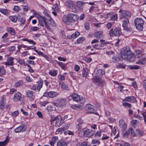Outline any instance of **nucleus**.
Here are the masks:
<instances>
[{
  "mask_svg": "<svg viewBox=\"0 0 146 146\" xmlns=\"http://www.w3.org/2000/svg\"><path fill=\"white\" fill-rule=\"evenodd\" d=\"M135 56L131 54L125 60L130 62H133L135 60L136 63L139 64H144L146 62V56L139 50H136Z\"/></svg>",
  "mask_w": 146,
  "mask_h": 146,
  "instance_id": "obj_1",
  "label": "nucleus"
},
{
  "mask_svg": "<svg viewBox=\"0 0 146 146\" xmlns=\"http://www.w3.org/2000/svg\"><path fill=\"white\" fill-rule=\"evenodd\" d=\"M67 101L65 98H58L53 102V104L56 106L60 108H63L66 106Z\"/></svg>",
  "mask_w": 146,
  "mask_h": 146,
  "instance_id": "obj_2",
  "label": "nucleus"
},
{
  "mask_svg": "<svg viewBox=\"0 0 146 146\" xmlns=\"http://www.w3.org/2000/svg\"><path fill=\"white\" fill-rule=\"evenodd\" d=\"M131 54L130 48L129 46H127L123 48L121 52V55L123 59H127V57Z\"/></svg>",
  "mask_w": 146,
  "mask_h": 146,
  "instance_id": "obj_3",
  "label": "nucleus"
},
{
  "mask_svg": "<svg viewBox=\"0 0 146 146\" xmlns=\"http://www.w3.org/2000/svg\"><path fill=\"white\" fill-rule=\"evenodd\" d=\"M134 24L137 29L139 31H142L144 25L143 20L141 19L137 18L134 20Z\"/></svg>",
  "mask_w": 146,
  "mask_h": 146,
  "instance_id": "obj_4",
  "label": "nucleus"
},
{
  "mask_svg": "<svg viewBox=\"0 0 146 146\" xmlns=\"http://www.w3.org/2000/svg\"><path fill=\"white\" fill-rule=\"evenodd\" d=\"M55 27L56 24L49 15L46 13V28L49 31H50L51 29L50 27V25Z\"/></svg>",
  "mask_w": 146,
  "mask_h": 146,
  "instance_id": "obj_5",
  "label": "nucleus"
},
{
  "mask_svg": "<svg viewBox=\"0 0 146 146\" xmlns=\"http://www.w3.org/2000/svg\"><path fill=\"white\" fill-rule=\"evenodd\" d=\"M83 134L80 135V133H78L79 136L81 137L85 136L86 137H90L92 136L95 133V131L93 130H90L87 128H84L83 129Z\"/></svg>",
  "mask_w": 146,
  "mask_h": 146,
  "instance_id": "obj_6",
  "label": "nucleus"
},
{
  "mask_svg": "<svg viewBox=\"0 0 146 146\" xmlns=\"http://www.w3.org/2000/svg\"><path fill=\"white\" fill-rule=\"evenodd\" d=\"M71 97L73 100L76 102H79L81 103H84L86 102L85 98L80 97L78 94L74 93L72 94Z\"/></svg>",
  "mask_w": 146,
  "mask_h": 146,
  "instance_id": "obj_7",
  "label": "nucleus"
},
{
  "mask_svg": "<svg viewBox=\"0 0 146 146\" xmlns=\"http://www.w3.org/2000/svg\"><path fill=\"white\" fill-rule=\"evenodd\" d=\"M101 43L100 44H95L92 45V46L94 48L98 50H100L102 48H101L104 46H106L107 44H109L110 42H105L104 40L101 39L100 40Z\"/></svg>",
  "mask_w": 146,
  "mask_h": 146,
  "instance_id": "obj_8",
  "label": "nucleus"
},
{
  "mask_svg": "<svg viewBox=\"0 0 146 146\" xmlns=\"http://www.w3.org/2000/svg\"><path fill=\"white\" fill-rule=\"evenodd\" d=\"M119 12L121 18L128 19L131 16L130 13L125 10L120 9Z\"/></svg>",
  "mask_w": 146,
  "mask_h": 146,
  "instance_id": "obj_9",
  "label": "nucleus"
},
{
  "mask_svg": "<svg viewBox=\"0 0 146 146\" xmlns=\"http://www.w3.org/2000/svg\"><path fill=\"white\" fill-rule=\"evenodd\" d=\"M122 21L123 22L122 26L124 29L127 32H130L131 31V29L130 28L128 27V26L129 23V21L128 19H124Z\"/></svg>",
  "mask_w": 146,
  "mask_h": 146,
  "instance_id": "obj_10",
  "label": "nucleus"
},
{
  "mask_svg": "<svg viewBox=\"0 0 146 146\" xmlns=\"http://www.w3.org/2000/svg\"><path fill=\"white\" fill-rule=\"evenodd\" d=\"M68 17L69 19L70 22L72 23H74L78 19L79 17L77 15L72 13L68 14Z\"/></svg>",
  "mask_w": 146,
  "mask_h": 146,
  "instance_id": "obj_11",
  "label": "nucleus"
},
{
  "mask_svg": "<svg viewBox=\"0 0 146 146\" xmlns=\"http://www.w3.org/2000/svg\"><path fill=\"white\" fill-rule=\"evenodd\" d=\"M64 5L67 9H72L75 6V3L70 0H67L64 3Z\"/></svg>",
  "mask_w": 146,
  "mask_h": 146,
  "instance_id": "obj_12",
  "label": "nucleus"
},
{
  "mask_svg": "<svg viewBox=\"0 0 146 146\" xmlns=\"http://www.w3.org/2000/svg\"><path fill=\"white\" fill-rule=\"evenodd\" d=\"M113 29H111L110 31L109 34L110 35L111 33L116 36H119L121 34V30L120 29L117 28L115 29L114 31H113Z\"/></svg>",
  "mask_w": 146,
  "mask_h": 146,
  "instance_id": "obj_13",
  "label": "nucleus"
},
{
  "mask_svg": "<svg viewBox=\"0 0 146 146\" xmlns=\"http://www.w3.org/2000/svg\"><path fill=\"white\" fill-rule=\"evenodd\" d=\"M85 109L90 113H94L95 111L94 106L90 104H87L86 105Z\"/></svg>",
  "mask_w": 146,
  "mask_h": 146,
  "instance_id": "obj_14",
  "label": "nucleus"
},
{
  "mask_svg": "<svg viewBox=\"0 0 146 146\" xmlns=\"http://www.w3.org/2000/svg\"><path fill=\"white\" fill-rule=\"evenodd\" d=\"M119 126L123 131H125L127 128V125L125 123L123 119H121L119 121Z\"/></svg>",
  "mask_w": 146,
  "mask_h": 146,
  "instance_id": "obj_15",
  "label": "nucleus"
},
{
  "mask_svg": "<svg viewBox=\"0 0 146 146\" xmlns=\"http://www.w3.org/2000/svg\"><path fill=\"white\" fill-rule=\"evenodd\" d=\"M69 127L68 125H64L61 128L58 129L55 132V134H61L64 130L68 129Z\"/></svg>",
  "mask_w": 146,
  "mask_h": 146,
  "instance_id": "obj_16",
  "label": "nucleus"
},
{
  "mask_svg": "<svg viewBox=\"0 0 146 146\" xmlns=\"http://www.w3.org/2000/svg\"><path fill=\"white\" fill-rule=\"evenodd\" d=\"M38 19L39 24L40 26H43L44 24L46 25V18L45 17L39 15Z\"/></svg>",
  "mask_w": 146,
  "mask_h": 146,
  "instance_id": "obj_17",
  "label": "nucleus"
},
{
  "mask_svg": "<svg viewBox=\"0 0 146 146\" xmlns=\"http://www.w3.org/2000/svg\"><path fill=\"white\" fill-rule=\"evenodd\" d=\"M25 126L23 125H21L19 127L16 128L15 129V133H19L21 131L23 132L25 131Z\"/></svg>",
  "mask_w": 146,
  "mask_h": 146,
  "instance_id": "obj_18",
  "label": "nucleus"
},
{
  "mask_svg": "<svg viewBox=\"0 0 146 146\" xmlns=\"http://www.w3.org/2000/svg\"><path fill=\"white\" fill-rule=\"evenodd\" d=\"M123 101L135 103L136 102V100L135 98L133 96H127L123 100Z\"/></svg>",
  "mask_w": 146,
  "mask_h": 146,
  "instance_id": "obj_19",
  "label": "nucleus"
},
{
  "mask_svg": "<svg viewBox=\"0 0 146 146\" xmlns=\"http://www.w3.org/2000/svg\"><path fill=\"white\" fill-rule=\"evenodd\" d=\"M14 58L13 57H10L8 58L7 62L5 63L6 66H13L14 64L13 60Z\"/></svg>",
  "mask_w": 146,
  "mask_h": 146,
  "instance_id": "obj_20",
  "label": "nucleus"
},
{
  "mask_svg": "<svg viewBox=\"0 0 146 146\" xmlns=\"http://www.w3.org/2000/svg\"><path fill=\"white\" fill-rule=\"evenodd\" d=\"M102 135L103 137L101 139L103 141L109 139H110V134L108 132H103Z\"/></svg>",
  "mask_w": 146,
  "mask_h": 146,
  "instance_id": "obj_21",
  "label": "nucleus"
},
{
  "mask_svg": "<svg viewBox=\"0 0 146 146\" xmlns=\"http://www.w3.org/2000/svg\"><path fill=\"white\" fill-rule=\"evenodd\" d=\"M63 122L61 117H58L56 120L55 126L58 127L61 126Z\"/></svg>",
  "mask_w": 146,
  "mask_h": 146,
  "instance_id": "obj_22",
  "label": "nucleus"
},
{
  "mask_svg": "<svg viewBox=\"0 0 146 146\" xmlns=\"http://www.w3.org/2000/svg\"><path fill=\"white\" fill-rule=\"evenodd\" d=\"M92 81L94 83H98L100 84L102 83L104 84L105 82L104 81L102 80L100 78H98L97 77H95L92 79Z\"/></svg>",
  "mask_w": 146,
  "mask_h": 146,
  "instance_id": "obj_23",
  "label": "nucleus"
},
{
  "mask_svg": "<svg viewBox=\"0 0 146 146\" xmlns=\"http://www.w3.org/2000/svg\"><path fill=\"white\" fill-rule=\"evenodd\" d=\"M80 35L78 32H76L75 33L72 34L71 35H68L67 36V38L69 39H74L78 37Z\"/></svg>",
  "mask_w": 146,
  "mask_h": 146,
  "instance_id": "obj_24",
  "label": "nucleus"
},
{
  "mask_svg": "<svg viewBox=\"0 0 146 146\" xmlns=\"http://www.w3.org/2000/svg\"><path fill=\"white\" fill-rule=\"evenodd\" d=\"M139 121L137 120L133 119L131 122V125L134 128L138 127Z\"/></svg>",
  "mask_w": 146,
  "mask_h": 146,
  "instance_id": "obj_25",
  "label": "nucleus"
},
{
  "mask_svg": "<svg viewBox=\"0 0 146 146\" xmlns=\"http://www.w3.org/2000/svg\"><path fill=\"white\" fill-rule=\"evenodd\" d=\"M103 33L102 31H99L95 32L94 34V35L96 38L99 39L102 36Z\"/></svg>",
  "mask_w": 146,
  "mask_h": 146,
  "instance_id": "obj_26",
  "label": "nucleus"
},
{
  "mask_svg": "<svg viewBox=\"0 0 146 146\" xmlns=\"http://www.w3.org/2000/svg\"><path fill=\"white\" fill-rule=\"evenodd\" d=\"M48 96L50 98H54L58 95V93L56 92L50 91L47 93Z\"/></svg>",
  "mask_w": 146,
  "mask_h": 146,
  "instance_id": "obj_27",
  "label": "nucleus"
},
{
  "mask_svg": "<svg viewBox=\"0 0 146 146\" xmlns=\"http://www.w3.org/2000/svg\"><path fill=\"white\" fill-rule=\"evenodd\" d=\"M21 94L19 92H17L15 94L13 99L15 101H17L20 100L21 98Z\"/></svg>",
  "mask_w": 146,
  "mask_h": 146,
  "instance_id": "obj_28",
  "label": "nucleus"
},
{
  "mask_svg": "<svg viewBox=\"0 0 146 146\" xmlns=\"http://www.w3.org/2000/svg\"><path fill=\"white\" fill-rule=\"evenodd\" d=\"M7 30L9 34L11 35H14L16 33L15 29L12 27H7Z\"/></svg>",
  "mask_w": 146,
  "mask_h": 146,
  "instance_id": "obj_29",
  "label": "nucleus"
},
{
  "mask_svg": "<svg viewBox=\"0 0 146 146\" xmlns=\"http://www.w3.org/2000/svg\"><path fill=\"white\" fill-rule=\"evenodd\" d=\"M58 137L57 136H53L52 138L51 141H49V143L51 146H54L56 141L58 140Z\"/></svg>",
  "mask_w": 146,
  "mask_h": 146,
  "instance_id": "obj_30",
  "label": "nucleus"
},
{
  "mask_svg": "<svg viewBox=\"0 0 146 146\" xmlns=\"http://www.w3.org/2000/svg\"><path fill=\"white\" fill-rule=\"evenodd\" d=\"M88 75V69L86 68H84L82 70V76L83 77L86 78Z\"/></svg>",
  "mask_w": 146,
  "mask_h": 146,
  "instance_id": "obj_31",
  "label": "nucleus"
},
{
  "mask_svg": "<svg viewBox=\"0 0 146 146\" xmlns=\"http://www.w3.org/2000/svg\"><path fill=\"white\" fill-rule=\"evenodd\" d=\"M5 100L3 97H2L1 98L0 102V108L1 109H3V108L5 105Z\"/></svg>",
  "mask_w": 146,
  "mask_h": 146,
  "instance_id": "obj_32",
  "label": "nucleus"
},
{
  "mask_svg": "<svg viewBox=\"0 0 146 146\" xmlns=\"http://www.w3.org/2000/svg\"><path fill=\"white\" fill-rule=\"evenodd\" d=\"M68 143L65 141H60L57 143V146H67Z\"/></svg>",
  "mask_w": 146,
  "mask_h": 146,
  "instance_id": "obj_33",
  "label": "nucleus"
},
{
  "mask_svg": "<svg viewBox=\"0 0 146 146\" xmlns=\"http://www.w3.org/2000/svg\"><path fill=\"white\" fill-rule=\"evenodd\" d=\"M23 84V80H20L17 82H16L14 85V86L15 87H19L20 86L22 85Z\"/></svg>",
  "mask_w": 146,
  "mask_h": 146,
  "instance_id": "obj_34",
  "label": "nucleus"
},
{
  "mask_svg": "<svg viewBox=\"0 0 146 146\" xmlns=\"http://www.w3.org/2000/svg\"><path fill=\"white\" fill-rule=\"evenodd\" d=\"M63 20L65 23L67 25H69V23L70 22L68 15L67 16H65L64 17Z\"/></svg>",
  "mask_w": 146,
  "mask_h": 146,
  "instance_id": "obj_35",
  "label": "nucleus"
},
{
  "mask_svg": "<svg viewBox=\"0 0 146 146\" xmlns=\"http://www.w3.org/2000/svg\"><path fill=\"white\" fill-rule=\"evenodd\" d=\"M57 63L58 65L61 67L63 70H65L66 69V64L60 62H57Z\"/></svg>",
  "mask_w": 146,
  "mask_h": 146,
  "instance_id": "obj_36",
  "label": "nucleus"
},
{
  "mask_svg": "<svg viewBox=\"0 0 146 146\" xmlns=\"http://www.w3.org/2000/svg\"><path fill=\"white\" fill-rule=\"evenodd\" d=\"M34 92L33 91L28 90L27 91V95L28 97L32 98L33 96Z\"/></svg>",
  "mask_w": 146,
  "mask_h": 146,
  "instance_id": "obj_37",
  "label": "nucleus"
},
{
  "mask_svg": "<svg viewBox=\"0 0 146 146\" xmlns=\"http://www.w3.org/2000/svg\"><path fill=\"white\" fill-rule=\"evenodd\" d=\"M122 104L123 106L125 107H128L130 108L131 107V105L129 103L127 102V101H123V100Z\"/></svg>",
  "mask_w": 146,
  "mask_h": 146,
  "instance_id": "obj_38",
  "label": "nucleus"
},
{
  "mask_svg": "<svg viewBox=\"0 0 146 146\" xmlns=\"http://www.w3.org/2000/svg\"><path fill=\"white\" fill-rule=\"evenodd\" d=\"M129 134H130L133 137H135L136 136V134L135 131L132 128H130L128 129Z\"/></svg>",
  "mask_w": 146,
  "mask_h": 146,
  "instance_id": "obj_39",
  "label": "nucleus"
},
{
  "mask_svg": "<svg viewBox=\"0 0 146 146\" xmlns=\"http://www.w3.org/2000/svg\"><path fill=\"white\" fill-rule=\"evenodd\" d=\"M104 74V71L102 69H99L98 70L97 72V74L99 76H102Z\"/></svg>",
  "mask_w": 146,
  "mask_h": 146,
  "instance_id": "obj_40",
  "label": "nucleus"
},
{
  "mask_svg": "<svg viewBox=\"0 0 146 146\" xmlns=\"http://www.w3.org/2000/svg\"><path fill=\"white\" fill-rule=\"evenodd\" d=\"M0 12L6 15H8L9 13L7 10L4 9H0Z\"/></svg>",
  "mask_w": 146,
  "mask_h": 146,
  "instance_id": "obj_41",
  "label": "nucleus"
},
{
  "mask_svg": "<svg viewBox=\"0 0 146 146\" xmlns=\"http://www.w3.org/2000/svg\"><path fill=\"white\" fill-rule=\"evenodd\" d=\"M43 81H39L38 82V84L37 86L36 89L38 91H39L40 88H42Z\"/></svg>",
  "mask_w": 146,
  "mask_h": 146,
  "instance_id": "obj_42",
  "label": "nucleus"
},
{
  "mask_svg": "<svg viewBox=\"0 0 146 146\" xmlns=\"http://www.w3.org/2000/svg\"><path fill=\"white\" fill-rule=\"evenodd\" d=\"M58 71L56 70H53L50 71L49 72L50 75L52 76H55L57 74Z\"/></svg>",
  "mask_w": 146,
  "mask_h": 146,
  "instance_id": "obj_43",
  "label": "nucleus"
},
{
  "mask_svg": "<svg viewBox=\"0 0 146 146\" xmlns=\"http://www.w3.org/2000/svg\"><path fill=\"white\" fill-rule=\"evenodd\" d=\"M129 68L131 70L135 69L137 70L140 67L137 65H130L129 66Z\"/></svg>",
  "mask_w": 146,
  "mask_h": 146,
  "instance_id": "obj_44",
  "label": "nucleus"
},
{
  "mask_svg": "<svg viewBox=\"0 0 146 146\" xmlns=\"http://www.w3.org/2000/svg\"><path fill=\"white\" fill-rule=\"evenodd\" d=\"M18 18V17H17L15 16H10L9 17L10 19L13 22H16Z\"/></svg>",
  "mask_w": 146,
  "mask_h": 146,
  "instance_id": "obj_45",
  "label": "nucleus"
},
{
  "mask_svg": "<svg viewBox=\"0 0 146 146\" xmlns=\"http://www.w3.org/2000/svg\"><path fill=\"white\" fill-rule=\"evenodd\" d=\"M5 74V70L3 66L0 67V76H2Z\"/></svg>",
  "mask_w": 146,
  "mask_h": 146,
  "instance_id": "obj_46",
  "label": "nucleus"
},
{
  "mask_svg": "<svg viewBox=\"0 0 146 146\" xmlns=\"http://www.w3.org/2000/svg\"><path fill=\"white\" fill-rule=\"evenodd\" d=\"M103 131H98L95 135V137H101V135H102Z\"/></svg>",
  "mask_w": 146,
  "mask_h": 146,
  "instance_id": "obj_47",
  "label": "nucleus"
},
{
  "mask_svg": "<svg viewBox=\"0 0 146 146\" xmlns=\"http://www.w3.org/2000/svg\"><path fill=\"white\" fill-rule=\"evenodd\" d=\"M8 141V139H6L5 141H0V146H4L5 145Z\"/></svg>",
  "mask_w": 146,
  "mask_h": 146,
  "instance_id": "obj_48",
  "label": "nucleus"
},
{
  "mask_svg": "<svg viewBox=\"0 0 146 146\" xmlns=\"http://www.w3.org/2000/svg\"><path fill=\"white\" fill-rule=\"evenodd\" d=\"M117 14H115L113 15L110 18V20L114 21L117 20Z\"/></svg>",
  "mask_w": 146,
  "mask_h": 146,
  "instance_id": "obj_49",
  "label": "nucleus"
},
{
  "mask_svg": "<svg viewBox=\"0 0 146 146\" xmlns=\"http://www.w3.org/2000/svg\"><path fill=\"white\" fill-rule=\"evenodd\" d=\"M92 143L98 145L100 143V142L99 139H94L92 140Z\"/></svg>",
  "mask_w": 146,
  "mask_h": 146,
  "instance_id": "obj_50",
  "label": "nucleus"
},
{
  "mask_svg": "<svg viewBox=\"0 0 146 146\" xmlns=\"http://www.w3.org/2000/svg\"><path fill=\"white\" fill-rule=\"evenodd\" d=\"M72 108L75 110L82 109V107L79 105H74L72 106Z\"/></svg>",
  "mask_w": 146,
  "mask_h": 146,
  "instance_id": "obj_51",
  "label": "nucleus"
},
{
  "mask_svg": "<svg viewBox=\"0 0 146 146\" xmlns=\"http://www.w3.org/2000/svg\"><path fill=\"white\" fill-rule=\"evenodd\" d=\"M18 18H19V20L22 24H23L25 22V19L24 18L21 17L19 15L18 16Z\"/></svg>",
  "mask_w": 146,
  "mask_h": 146,
  "instance_id": "obj_52",
  "label": "nucleus"
},
{
  "mask_svg": "<svg viewBox=\"0 0 146 146\" xmlns=\"http://www.w3.org/2000/svg\"><path fill=\"white\" fill-rule=\"evenodd\" d=\"M116 86L117 87V90L118 91L121 92L123 89V86L121 85H120L119 84H117Z\"/></svg>",
  "mask_w": 146,
  "mask_h": 146,
  "instance_id": "obj_53",
  "label": "nucleus"
},
{
  "mask_svg": "<svg viewBox=\"0 0 146 146\" xmlns=\"http://www.w3.org/2000/svg\"><path fill=\"white\" fill-rule=\"evenodd\" d=\"M61 87V88L65 89L67 90L68 88V86L65 84L63 83H62L60 84Z\"/></svg>",
  "mask_w": 146,
  "mask_h": 146,
  "instance_id": "obj_54",
  "label": "nucleus"
},
{
  "mask_svg": "<svg viewBox=\"0 0 146 146\" xmlns=\"http://www.w3.org/2000/svg\"><path fill=\"white\" fill-rule=\"evenodd\" d=\"M136 132L138 133V135L139 136H141L144 134V131L142 130H140L139 129H137L136 130Z\"/></svg>",
  "mask_w": 146,
  "mask_h": 146,
  "instance_id": "obj_55",
  "label": "nucleus"
},
{
  "mask_svg": "<svg viewBox=\"0 0 146 146\" xmlns=\"http://www.w3.org/2000/svg\"><path fill=\"white\" fill-rule=\"evenodd\" d=\"M84 27L86 30H88L90 28L89 23L88 22L85 23L84 24Z\"/></svg>",
  "mask_w": 146,
  "mask_h": 146,
  "instance_id": "obj_56",
  "label": "nucleus"
},
{
  "mask_svg": "<svg viewBox=\"0 0 146 146\" xmlns=\"http://www.w3.org/2000/svg\"><path fill=\"white\" fill-rule=\"evenodd\" d=\"M84 37L79 38L77 40V42L78 43H82L84 40Z\"/></svg>",
  "mask_w": 146,
  "mask_h": 146,
  "instance_id": "obj_57",
  "label": "nucleus"
},
{
  "mask_svg": "<svg viewBox=\"0 0 146 146\" xmlns=\"http://www.w3.org/2000/svg\"><path fill=\"white\" fill-rule=\"evenodd\" d=\"M34 51L36 52L39 55H41L44 57L46 58V55L42 52L40 51H38L37 50L35 49L34 50Z\"/></svg>",
  "mask_w": 146,
  "mask_h": 146,
  "instance_id": "obj_58",
  "label": "nucleus"
},
{
  "mask_svg": "<svg viewBox=\"0 0 146 146\" xmlns=\"http://www.w3.org/2000/svg\"><path fill=\"white\" fill-rule=\"evenodd\" d=\"M20 8L18 6H15L13 10L16 12H18L20 11Z\"/></svg>",
  "mask_w": 146,
  "mask_h": 146,
  "instance_id": "obj_59",
  "label": "nucleus"
},
{
  "mask_svg": "<svg viewBox=\"0 0 146 146\" xmlns=\"http://www.w3.org/2000/svg\"><path fill=\"white\" fill-rule=\"evenodd\" d=\"M24 40L27 41L29 43L33 44V45H35L36 44V42H34L33 40H29L27 39H24Z\"/></svg>",
  "mask_w": 146,
  "mask_h": 146,
  "instance_id": "obj_60",
  "label": "nucleus"
},
{
  "mask_svg": "<svg viewBox=\"0 0 146 146\" xmlns=\"http://www.w3.org/2000/svg\"><path fill=\"white\" fill-rule=\"evenodd\" d=\"M18 114L19 112L17 111H15L11 113V115L13 117H16Z\"/></svg>",
  "mask_w": 146,
  "mask_h": 146,
  "instance_id": "obj_61",
  "label": "nucleus"
},
{
  "mask_svg": "<svg viewBox=\"0 0 146 146\" xmlns=\"http://www.w3.org/2000/svg\"><path fill=\"white\" fill-rule=\"evenodd\" d=\"M84 2L82 1H79L77 2V5L78 7H81L84 4Z\"/></svg>",
  "mask_w": 146,
  "mask_h": 146,
  "instance_id": "obj_62",
  "label": "nucleus"
},
{
  "mask_svg": "<svg viewBox=\"0 0 146 146\" xmlns=\"http://www.w3.org/2000/svg\"><path fill=\"white\" fill-rule=\"evenodd\" d=\"M117 66L118 68H125V65L121 64V63L118 64Z\"/></svg>",
  "mask_w": 146,
  "mask_h": 146,
  "instance_id": "obj_63",
  "label": "nucleus"
},
{
  "mask_svg": "<svg viewBox=\"0 0 146 146\" xmlns=\"http://www.w3.org/2000/svg\"><path fill=\"white\" fill-rule=\"evenodd\" d=\"M113 23H108L106 25V27L108 29H110L111 28Z\"/></svg>",
  "mask_w": 146,
  "mask_h": 146,
  "instance_id": "obj_64",
  "label": "nucleus"
}]
</instances>
